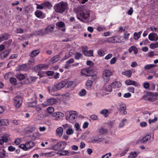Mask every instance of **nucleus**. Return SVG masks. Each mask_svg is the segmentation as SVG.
<instances>
[{
  "label": "nucleus",
  "instance_id": "1",
  "mask_svg": "<svg viewBox=\"0 0 158 158\" xmlns=\"http://www.w3.org/2000/svg\"><path fill=\"white\" fill-rule=\"evenodd\" d=\"M77 19L81 21L87 23L89 21L90 17V11L87 9L79 12L77 16Z\"/></svg>",
  "mask_w": 158,
  "mask_h": 158
},
{
  "label": "nucleus",
  "instance_id": "2",
  "mask_svg": "<svg viewBox=\"0 0 158 158\" xmlns=\"http://www.w3.org/2000/svg\"><path fill=\"white\" fill-rule=\"evenodd\" d=\"M54 8L56 12L63 13L67 11L68 9V4L66 2L61 1L56 4L54 5Z\"/></svg>",
  "mask_w": 158,
  "mask_h": 158
},
{
  "label": "nucleus",
  "instance_id": "3",
  "mask_svg": "<svg viewBox=\"0 0 158 158\" xmlns=\"http://www.w3.org/2000/svg\"><path fill=\"white\" fill-rule=\"evenodd\" d=\"M67 83L68 81L67 80H64L61 81L52 87L51 89L52 91L54 92L60 89L67 85Z\"/></svg>",
  "mask_w": 158,
  "mask_h": 158
},
{
  "label": "nucleus",
  "instance_id": "4",
  "mask_svg": "<svg viewBox=\"0 0 158 158\" xmlns=\"http://www.w3.org/2000/svg\"><path fill=\"white\" fill-rule=\"evenodd\" d=\"M112 75L111 71L109 69H105L103 72L102 78L105 82H107L110 80V77Z\"/></svg>",
  "mask_w": 158,
  "mask_h": 158
},
{
  "label": "nucleus",
  "instance_id": "5",
  "mask_svg": "<svg viewBox=\"0 0 158 158\" xmlns=\"http://www.w3.org/2000/svg\"><path fill=\"white\" fill-rule=\"evenodd\" d=\"M69 119H67L69 122L71 123H74L77 117V112L76 111H70L69 112Z\"/></svg>",
  "mask_w": 158,
  "mask_h": 158
},
{
  "label": "nucleus",
  "instance_id": "6",
  "mask_svg": "<svg viewBox=\"0 0 158 158\" xmlns=\"http://www.w3.org/2000/svg\"><path fill=\"white\" fill-rule=\"evenodd\" d=\"M56 99L54 98H51L47 99L44 102L41 104V106L44 107H45L48 106L52 105L55 104L57 102Z\"/></svg>",
  "mask_w": 158,
  "mask_h": 158
},
{
  "label": "nucleus",
  "instance_id": "7",
  "mask_svg": "<svg viewBox=\"0 0 158 158\" xmlns=\"http://www.w3.org/2000/svg\"><path fill=\"white\" fill-rule=\"evenodd\" d=\"M152 94V93H147L146 95H144L143 97V98L145 100L154 102L157 99V97L156 96L153 95Z\"/></svg>",
  "mask_w": 158,
  "mask_h": 158
},
{
  "label": "nucleus",
  "instance_id": "8",
  "mask_svg": "<svg viewBox=\"0 0 158 158\" xmlns=\"http://www.w3.org/2000/svg\"><path fill=\"white\" fill-rule=\"evenodd\" d=\"M93 71L89 68H87L82 69L81 73L82 75L85 77L90 76L93 75Z\"/></svg>",
  "mask_w": 158,
  "mask_h": 158
},
{
  "label": "nucleus",
  "instance_id": "9",
  "mask_svg": "<svg viewBox=\"0 0 158 158\" xmlns=\"http://www.w3.org/2000/svg\"><path fill=\"white\" fill-rule=\"evenodd\" d=\"M22 103V98L19 96H17L14 98V104L17 108H19Z\"/></svg>",
  "mask_w": 158,
  "mask_h": 158
},
{
  "label": "nucleus",
  "instance_id": "10",
  "mask_svg": "<svg viewBox=\"0 0 158 158\" xmlns=\"http://www.w3.org/2000/svg\"><path fill=\"white\" fill-rule=\"evenodd\" d=\"M64 116V114L63 113L59 112L54 113L52 115L54 117L53 119L55 120H60Z\"/></svg>",
  "mask_w": 158,
  "mask_h": 158
},
{
  "label": "nucleus",
  "instance_id": "11",
  "mask_svg": "<svg viewBox=\"0 0 158 158\" xmlns=\"http://www.w3.org/2000/svg\"><path fill=\"white\" fill-rule=\"evenodd\" d=\"M100 41H101L102 43H115V36L105 39H102Z\"/></svg>",
  "mask_w": 158,
  "mask_h": 158
},
{
  "label": "nucleus",
  "instance_id": "12",
  "mask_svg": "<svg viewBox=\"0 0 158 158\" xmlns=\"http://www.w3.org/2000/svg\"><path fill=\"white\" fill-rule=\"evenodd\" d=\"M111 85L114 89L120 88L122 86L121 83L119 81H115L111 83Z\"/></svg>",
  "mask_w": 158,
  "mask_h": 158
},
{
  "label": "nucleus",
  "instance_id": "13",
  "mask_svg": "<svg viewBox=\"0 0 158 158\" xmlns=\"http://www.w3.org/2000/svg\"><path fill=\"white\" fill-rule=\"evenodd\" d=\"M35 15L36 16L39 18L43 19L45 17V14L44 13L41 11L37 10L35 12Z\"/></svg>",
  "mask_w": 158,
  "mask_h": 158
},
{
  "label": "nucleus",
  "instance_id": "14",
  "mask_svg": "<svg viewBox=\"0 0 158 158\" xmlns=\"http://www.w3.org/2000/svg\"><path fill=\"white\" fill-rule=\"evenodd\" d=\"M125 83L127 85H133L136 87H138L139 85L136 81L130 79L126 80Z\"/></svg>",
  "mask_w": 158,
  "mask_h": 158
},
{
  "label": "nucleus",
  "instance_id": "15",
  "mask_svg": "<svg viewBox=\"0 0 158 158\" xmlns=\"http://www.w3.org/2000/svg\"><path fill=\"white\" fill-rule=\"evenodd\" d=\"M148 38L151 41H157L158 40V36L156 33H152L149 35Z\"/></svg>",
  "mask_w": 158,
  "mask_h": 158
},
{
  "label": "nucleus",
  "instance_id": "16",
  "mask_svg": "<svg viewBox=\"0 0 158 158\" xmlns=\"http://www.w3.org/2000/svg\"><path fill=\"white\" fill-rule=\"evenodd\" d=\"M40 52V50L39 49L33 50L30 53L29 56L31 57H34L38 55Z\"/></svg>",
  "mask_w": 158,
  "mask_h": 158
},
{
  "label": "nucleus",
  "instance_id": "17",
  "mask_svg": "<svg viewBox=\"0 0 158 158\" xmlns=\"http://www.w3.org/2000/svg\"><path fill=\"white\" fill-rule=\"evenodd\" d=\"M119 110L120 111H123V115H125L127 114V111H126V107L125 105L123 103H122L120 104Z\"/></svg>",
  "mask_w": 158,
  "mask_h": 158
},
{
  "label": "nucleus",
  "instance_id": "18",
  "mask_svg": "<svg viewBox=\"0 0 158 158\" xmlns=\"http://www.w3.org/2000/svg\"><path fill=\"white\" fill-rule=\"evenodd\" d=\"M44 65L43 64H40L37 65L34 67V69L36 72H40V71L44 68Z\"/></svg>",
  "mask_w": 158,
  "mask_h": 158
},
{
  "label": "nucleus",
  "instance_id": "19",
  "mask_svg": "<svg viewBox=\"0 0 158 158\" xmlns=\"http://www.w3.org/2000/svg\"><path fill=\"white\" fill-rule=\"evenodd\" d=\"M35 34L37 35L43 36L46 34L45 29H41L40 30L36 31H35Z\"/></svg>",
  "mask_w": 158,
  "mask_h": 158
},
{
  "label": "nucleus",
  "instance_id": "20",
  "mask_svg": "<svg viewBox=\"0 0 158 158\" xmlns=\"http://www.w3.org/2000/svg\"><path fill=\"white\" fill-rule=\"evenodd\" d=\"M42 5H43L45 9H49L52 7V5L50 2L48 1H46L42 3Z\"/></svg>",
  "mask_w": 158,
  "mask_h": 158
},
{
  "label": "nucleus",
  "instance_id": "21",
  "mask_svg": "<svg viewBox=\"0 0 158 158\" xmlns=\"http://www.w3.org/2000/svg\"><path fill=\"white\" fill-rule=\"evenodd\" d=\"M26 74H21L18 73L16 75V78L19 81H20L23 80L26 77Z\"/></svg>",
  "mask_w": 158,
  "mask_h": 158
},
{
  "label": "nucleus",
  "instance_id": "22",
  "mask_svg": "<svg viewBox=\"0 0 158 158\" xmlns=\"http://www.w3.org/2000/svg\"><path fill=\"white\" fill-rule=\"evenodd\" d=\"M54 27L51 25H49L45 29L46 34H48L49 32H51L53 31Z\"/></svg>",
  "mask_w": 158,
  "mask_h": 158
},
{
  "label": "nucleus",
  "instance_id": "23",
  "mask_svg": "<svg viewBox=\"0 0 158 158\" xmlns=\"http://www.w3.org/2000/svg\"><path fill=\"white\" fill-rule=\"evenodd\" d=\"M60 59V56L59 55H56L53 57L50 60V61L52 63H54L58 61Z\"/></svg>",
  "mask_w": 158,
  "mask_h": 158
},
{
  "label": "nucleus",
  "instance_id": "24",
  "mask_svg": "<svg viewBox=\"0 0 158 158\" xmlns=\"http://www.w3.org/2000/svg\"><path fill=\"white\" fill-rule=\"evenodd\" d=\"M151 138V135H147L143 137L141 140L140 141L142 143L147 142Z\"/></svg>",
  "mask_w": 158,
  "mask_h": 158
},
{
  "label": "nucleus",
  "instance_id": "25",
  "mask_svg": "<svg viewBox=\"0 0 158 158\" xmlns=\"http://www.w3.org/2000/svg\"><path fill=\"white\" fill-rule=\"evenodd\" d=\"M100 114H103L105 117H107L108 116V115L109 114V111L108 110L104 109L102 110L100 112Z\"/></svg>",
  "mask_w": 158,
  "mask_h": 158
},
{
  "label": "nucleus",
  "instance_id": "26",
  "mask_svg": "<svg viewBox=\"0 0 158 158\" xmlns=\"http://www.w3.org/2000/svg\"><path fill=\"white\" fill-rule=\"evenodd\" d=\"M58 154L61 156H68L69 151L67 150H61L58 152Z\"/></svg>",
  "mask_w": 158,
  "mask_h": 158
},
{
  "label": "nucleus",
  "instance_id": "27",
  "mask_svg": "<svg viewBox=\"0 0 158 158\" xmlns=\"http://www.w3.org/2000/svg\"><path fill=\"white\" fill-rule=\"evenodd\" d=\"M115 43H121L122 42L123 40V38L120 35L115 36Z\"/></svg>",
  "mask_w": 158,
  "mask_h": 158
},
{
  "label": "nucleus",
  "instance_id": "28",
  "mask_svg": "<svg viewBox=\"0 0 158 158\" xmlns=\"http://www.w3.org/2000/svg\"><path fill=\"white\" fill-rule=\"evenodd\" d=\"M66 145V142H58L59 149H64Z\"/></svg>",
  "mask_w": 158,
  "mask_h": 158
},
{
  "label": "nucleus",
  "instance_id": "29",
  "mask_svg": "<svg viewBox=\"0 0 158 158\" xmlns=\"http://www.w3.org/2000/svg\"><path fill=\"white\" fill-rule=\"evenodd\" d=\"M28 149H30L34 146V143L32 141L27 142L26 143V146Z\"/></svg>",
  "mask_w": 158,
  "mask_h": 158
},
{
  "label": "nucleus",
  "instance_id": "30",
  "mask_svg": "<svg viewBox=\"0 0 158 158\" xmlns=\"http://www.w3.org/2000/svg\"><path fill=\"white\" fill-rule=\"evenodd\" d=\"M138 156L137 153L136 152H132L130 153L127 158H135Z\"/></svg>",
  "mask_w": 158,
  "mask_h": 158
},
{
  "label": "nucleus",
  "instance_id": "31",
  "mask_svg": "<svg viewBox=\"0 0 158 158\" xmlns=\"http://www.w3.org/2000/svg\"><path fill=\"white\" fill-rule=\"evenodd\" d=\"M122 74L123 75L130 77H131L132 73L130 70H126L122 72Z\"/></svg>",
  "mask_w": 158,
  "mask_h": 158
},
{
  "label": "nucleus",
  "instance_id": "32",
  "mask_svg": "<svg viewBox=\"0 0 158 158\" xmlns=\"http://www.w3.org/2000/svg\"><path fill=\"white\" fill-rule=\"evenodd\" d=\"M9 123L8 120L6 119H3L0 120V125H7Z\"/></svg>",
  "mask_w": 158,
  "mask_h": 158
},
{
  "label": "nucleus",
  "instance_id": "33",
  "mask_svg": "<svg viewBox=\"0 0 158 158\" xmlns=\"http://www.w3.org/2000/svg\"><path fill=\"white\" fill-rule=\"evenodd\" d=\"M56 152L54 151L46 153L45 154V156L47 157H51L55 155Z\"/></svg>",
  "mask_w": 158,
  "mask_h": 158
},
{
  "label": "nucleus",
  "instance_id": "34",
  "mask_svg": "<svg viewBox=\"0 0 158 158\" xmlns=\"http://www.w3.org/2000/svg\"><path fill=\"white\" fill-rule=\"evenodd\" d=\"M112 88H113L111 85V83L110 85L106 86L105 87V90L107 92H112Z\"/></svg>",
  "mask_w": 158,
  "mask_h": 158
},
{
  "label": "nucleus",
  "instance_id": "35",
  "mask_svg": "<svg viewBox=\"0 0 158 158\" xmlns=\"http://www.w3.org/2000/svg\"><path fill=\"white\" fill-rule=\"evenodd\" d=\"M63 132V129L62 127H59L56 130V132L58 135H62Z\"/></svg>",
  "mask_w": 158,
  "mask_h": 158
},
{
  "label": "nucleus",
  "instance_id": "36",
  "mask_svg": "<svg viewBox=\"0 0 158 158\" xmlns=\"http://www.w3.org/2000/svg\"><path fill=\"white\" fill-rule=\"evenodd\" d=\"M66 132L67 134L68 135H71L73 134V131L71 128V126L69 127L66 131Z\"/></svg>",
  "mask_w": 158,
  "mask_h": 158
},
{
  "label": "nucleus",
  "instance_id": "37",
  "mask_svg": "<svg viewBox=\"0 0 158 158\" xmlns=\"http://www.w3.org/2000/svg\"><path fill=\"white\" fill-rule=\"evenodd\" d=\"M27 133H31L33 130V128L32 127H26L25 130Z\"/></svg>",
  "mask_w": 158,
  "mask_h": 158
},
{
  "label": "nucleus",
  "instance_id": "38",
  "mask_svg": "<svg viewBox=\"0 0 158 158\" xmlns=\"http://www.w3.org/2000/svg\"><path fill=\"white\" fill-rule=\"evenodd\" d=\"M155 66V65L154 64H148L145 65L144 67V68L145 70H148L152 68Z\"/></svg>",
  "mask_w": 158,
  "mask_h": 158
},
{
  "label": "nucleus",
  "instance_id": "39",
  "mask_svg": "<svg viewBox=\"0 0 158 158\" xmlns=\"http://www.w3.org/2000/svg\"><path fill=\"white\" fill-rule=\"evenodd\" d=\"M93 51L92 50L87 51L84 55L86 56H93Z\"/></svg>",
  "mask_w": 158,
  "mask_h": 158
},
{
  "label": "nucleus",
  "instance_id": "40",
  "mask_svg": "<svg viewBox=\"0 0 158 158\" xmlns=\"http://www.w3.org/2000/svg\"><path fill=\"white\" fill-rule=\"evenodd\" d=\"M99 133L102 135L104 134L107 132V130L105 128H101L99 129Z\"/></svg>",
  "mask_w": 158,
  "mask_h": 158
},
{
  "label": "nucleus",
  "instance_id": "41",
  "mask_svg": "<svg viewBox=\"0 0 158 158\" xmlns=\"http://www.w3.org/2000/svg\"><path fill=\"white\" fill-rule=\"evenodd\" d=\"M37 104L36 101H34L28 103V106L29 107H32L35 106Z\"/></svg>",
  "mask_w": 158,
  "mask_h": 158
},
{
  "label": "nucleus",
  "instance_id": "42",
  "mask_svg": "<svg viewBox=\"0 0 158 158\" xmlns=\"http://www.w3.org/2000/svg\"><path fill=\"white\" fill-rule=\"evenodd\" d=\"M27 65L26 64H23L19 65L18 67V70H24L26 68Z\"/></svg>",
  "mask_w": 158,
  "mask_h": 158
},
{
  "label": "nucleus",
  "instance_id": "43",
  "mask_svg": "<svg viewBox=\"0 0 158 158\" xmlns=\"http://www.w3.org/2000/svg\"><path fill=\"white\" fill-rule=\"evenodd\" d=\"M57 23V26L60 28H62L65 26V24L63 22L60 21L58 22Z\"/></svg>",
  "mask_w": 158,
  "mask_h": 158
},
{
  "label": "nucleus",
  "instance_id": "44",
  "mask_svg": "<svg viewBox=\"0 0 158 158\" xmlns=\"http://www.w3.org/2000/svg\"><path fill=\"white\" fill-rule=\"evenodd\" d=\"M51 149L54 150H57L59 149V145H58V143L52 145L51 146Z\"/></svg>",
  "mask_w": 158,
  "mask_h": 158
},
{
  "label": "nucleus",
  "instance_id": "45",
  "mask_svg": "<svg viewBox=\"0 0 158 158\" xmlns=\"http://www.w3.org/2000/svg\"><path fill=\"white\" fill-rule=\"evenodd\" d=\"M82 56V54L79 52H77L76 53L75 56V59L77 60H79Z\"/></svg>",
  "mask_w": 158,
  "mask_h": 158
},
{
  "label": "nucleus",
  "instance_id": "46",
  "mask_svg": "<svg viewBox=\"0 0 158 158\" xmlns=\"http://www.w3.org/2000/svg\"><path fill=\"white\" fill-rule=\"evenodd\" d=\"M10 35L8 33H5L2 36L3 40H8L10 37Z\"/></svg>",
  "mask_w": 158,
  "mask_h": 158
},
{
  "label": "nucleus",
  "instance_id": "47",
  "mask_svg": "<svg viewBox=\"0 0 158 158\" xmlns=\"http://www.w3.org/2000/svg\"><path fill=\"white\" fill-rule=\"evenodd\" d=\"M158 47V42H156L155 44L152 43L151 44L150 48L151 49H154Z\"/></svg>",
  "mask_w": 158,
  "mask_h": 158
},
{
  "label": "nucleus",
  "instance_id": "48",
  "mask_svg": "<svg viewBox=\"0 0 158 158\" xmlns=\"http://www.w3.org/2000/svg\"><path fill=\"white\" fill-rule=\"evenodd\" d=\"M10 51L9 50H7L2 53V54L4 58H6L7 56L9 54Z\"/></svg>",
  "mask_w": 158,
  "mask_h": 158
},
{
  "label": "nucleus",
  "instance_id": "49",
  "mask_svg": "<svg viewBox=\"0 0 158 158\" xmlns=\"http://www.w3.org/2000/svg\"><path fill=\"white\" fill-rule=\"evenodd\" d=\"M24 83L26 84L31 83V76H29L27 77L24 81Z\"/></svg>",
  "mask_w": 158,
  "mask_h": 158
},
{
  "label": "nucleus",
  "instance_id": "50",
  "mask_svg": "<svg viewBox=\"0 0 158 158\" xmlns=\"http://www.w3.org/2000/svg\"><path fill=\"white\" fill-rule=\"evenodd\" d=\"M10 82L13 85H16L17 80L16 78L13 77H10Z\"/></svg>",
  "mask_w": 158,
  "mask_h": 158
},
{
  "label": "nucleus",
  "instance_id": "51",
  "mask_svg": "<svg viewBox=\"0 0 158 158\" xmlns=\"http://www.w3.org/2000/svg\"><path fill=\"white\" fill-rule=\"evenodd\" d=\"M98 54L100 57L103 56L105 54V52L102 49H99L98 51Z\"/></svg>",
  "mask_w": 158,
  "mask_h": 158
},
{
  "label": "nucleus",
  "instance_id": "52",
  "mask_svg": "<svg viewBox=\"0 0 158 158\" xmlns=\"http://www.w3.org/2000/svg\"><path fill=\"white\" fill-rule=\"evenodd\" d=\"M86 94V90L84 89H82L81 91L79 93V95L81 96H83Z\"/></svg>",
  "mask_w": 158,
  "mask_h": 158
},
{
  "label": "nucleus",
  "instance_id": "53",
  "mask_svg": "<svg viewBox=\"0 0 158 158\" xmlns=\"http://www.w3.org/2000/svg\"><path fill=\"white\" fill-rule=\"evenodd\" d=\"M19 147L23 149L24 150L27 151L28 149L26 146V143L25 144H21L19 146Z\"/></svg>",
  "mask_w": 158,
  "mask_h": 158
},
{
  "label": "nucleus",
  "instance_id": "54",
  "mask_svg": "<svg viewBox=\"0 0 158 158\" xmlns=\"http://www.w3.org/2000/svg\"><path fill=\"white\" fill-rule=\"evenodd\" d=\"M48 112L50 114H52L54 111V108L51 106L49 107L47 109Z\"/></svg>",
  "mask_w": 158,
  "mask_h": 158
},
{
  "label": "nucleus",
  "instance_id": "55",
  "mask_svg": "<svg viewBox=\"0 0 158 158\" xmlns=\"http://www.w3.org/2000/svg\"><path fill=\"white\" fill-rule=\"evenodd\" d=\"M82 49V52L84 55L85 54L86 52L87 51L88 47L87 46H82L81 47Z\"/></svg>",
  "mask_w": 158,
  "mask_h": 158
},
{
  "label": "nucleus",
  "instance_id": "56",
  "mask_svg": "<svg viewBox=\"0 0 158 158\" xmlns=\"http://www.w3.org/2000/svg\"><path fill=\"white\" fill-rule=\"evenodd\" d=\"M116 61V58L115 57H113L110 60V64H114Z\"/></svg>",
  "mask_w": 158,
  "mask_h": 158
},
{
  "label": "nucleus",
  "instance_id": "57",
  "mask_svg": "<svg viewBox=\"0 0 158 158\" xmlns=\"http://www.w3.org/2000/svg\"><path fill=\"white\" fill-rule=\"evenodd\" d=\"M11 76V73L10 72H9L6 73L4 76V78L6 80L8 79L9 78H10Z\"/></svg>",
  "mask_w": 158,
  "mask_h": 158
},
{
  "label": "nucleus",
  "instance_id": "58",
  "mask_svg": "<svg viewBox=\"0 0 158 158\" xmlns=\"http://www.w3.org/2000/svg\"><path fill=\"white\" fill-rule=\"evenodd\" d=\"M127 121V119H123L121 121V122L120 123L119 127H122L124 125V122Z\"/></svg>",
  "mask_w": 158,
  "mask_h": 158
},
{
  "label": "nucleus",
  "instance_id": "59",
  "mask_svg": "<svg viewBox=\"0 0 158 158\" xmlns=\"http://www.w3.org/2000/svg\"><path fill=\"white\" fill-rule=\"evenodd\" d=\"M134 39L135 40H138L140 37V34L137 32H135L134 34Z\"/></svg>",
  "mask_w": 158,
  "mask_h": 158
},
{
  "label": "nucleus",
  "instance_id": "60",
  "mask_svg": "<svg viewBox=\"0 0 158 158\" xmlns=\"http://www.w3.org/2000/svg\"><path fill=\"white\" fill-rule=\"evenodd\" d=\"M92 83L93 82L92 81L88 80L86 83V85L88 86L91 87L92 85Z\"/></svg>",
  "mask_w": 158,
  "mask_h": 158
},
{
  "label": "nucleus",
  "instance_id": "61",
  "mask_svg": "<svg viewBox=\"0 0 158 158\" xmlns=\"http://www.w3.org/2000/svg\"><path fill=\"white\" fill-rule=\"evenodd\" d=\"M157 118L156 117H155L153 119H149L148 120V122L150 124H151L152 123L155 122L157 121Z\"/></svg>",
  "mask_w": 158,
  "mask_h": 158
},
{
  "label": "nucleus",
  "instance_id": "62",
  "mask_svg": "<svg viewBox=\"0 0 158 158\" xmlns=\"http://www.w3.org/2000/svg\"><path fill=\"white\" fill-rule=\"evenodd\" d=\"M129 150V148H127L124 151L120 153V156H124L128 152Z\"/></svg>",
  "mask_w": 158,
  "mask_h": 158
},
{
  "label": "nucleus",
  "instance_id": "63",
  "mask_svg": "<svg viewBox=\"0 0 158 158\" xmlns=\"http://www.w3.org/2000/svg\"><path fill=\"white\" fill-rule=\"evenodd\" d=\"M105 29V27H102L100 26L98 27L97 28V30L98 31H103Z\"/></svg>",
  "mask_w": 158,
  "mask_h": 158
},
{
  "label": "nucleus",
  "instance_id": "64",
  "mask_svg": "<svg viewBox=\"0 0 158 158\" xmlns=\"http://www.w3.org/2000/svg\"><path fill=\"white\" fill-rule=\"evenodd\" d=\"M128 90L131 93H134V90H135V88L133 87H128L127 88Z\"/></svg>",
  "mask_w": 158,
  "mask_h": 158
}]
</instances>
